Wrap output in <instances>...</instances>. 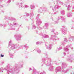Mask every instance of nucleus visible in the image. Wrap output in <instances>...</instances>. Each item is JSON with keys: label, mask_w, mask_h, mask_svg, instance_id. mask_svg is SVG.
I'll use <instances>...</instances> for the list:
<instances>
[{"label": "nucleus", "mask_w": 74, "mask_h": 74, "mask_svg": "<svg viewBox=\"0 0 74 74\" xmlns=\"http://www.w3.org/2000/svg\"><path fill=\"white\" fill-rule=\"evenodd\" d=\"M17 66L18 65L17 64H16L12 68H10L8 66L9 65H8L5 69H3V68H1L0 69V71L1 72H2V73H3V70H8V69L7 71V74H9V73H11L12 74H17L19 71L18 69V66Z\"/></svg>", "instance_id": "obj_1"}, {"label": "nucleus", "mask_w": 74, "mask_h": 74, "mask_svg": "<svg viewBox=\"0 0 74 74\" xmlns=\"http://www.w3.org/2000/svg\"><path fill=\"white\" fill-rule=\"evenodd\" d=\"M54 4H55V6H51L50 8L53 11V14H56V10L58 9L60 7V4H61L64 6H65L66 5L63 4V2L59 0L56 1V0H53ZM64 4V5H63Z\"/></svg>", "instance_id": "obj_2"}, {"label": "nucleus", "mask_w": 74, "mask_h": 74, "mask_svg": "<svg viewBox=\"0 0 74 74\" xmlns=\"http://www.w3.org/2000/svg\"><path fill=\"white\" fill-rule=\"evenodd\" d=\"M47 60V63L46 64V66H50V67L49 68V70L50 71H53V66L51 64H53L52 62L51 61V58H48V57H46L45 58H42V62L43 63H45V61Z\"/></svg>", "instance_id": "obj_3"}, {"label": "nucleus", "mask_w": 74, "mask_h": 74, "mask_svg": "<svg viewBox=\"0 0 74 74\" xmlns=\"http://www.w3.org/2000/svg\"><path fill=\"white\" fill-rule=\"evenodd\" d=\"M67 64H66L64 62H62L61 67L58 66L56 68L55 71L56 73H58V72H59V71H61V69H66L67 67Z\"/></svg>", "instance_id": "obj_4"}, {"label": "nucleus", "mask_w": 74, "mask_h": 74, "mask_svg": "<svg viewBox=\"0 0 74 74\" xmlns=\"http://www.w3.org/2000/svg\"><path fill=\"white\" fill-rule=\"evenodd\" d=\"M38 16H39V14H38L36 17V25H37L38 26V28L39 30V29H42V27H40V25L41 24L42 22H41V21L38 18Z\"/></svg>", "instance_id": "obj_5"}, {"label": "nucleus", "mask_w": 74, "mask_h": 74, "mask_svg": "<svg viewBox=\"0 0 74 74\" xmlns=\"http://www.w3.org/2000/svg\"><path fill=\"white\" fill-rule=\"evenodd\" d=\"M18 25V23H13V25L11 24H9V25L10 26H12L9 29V30H15L16 29L15 27H16V25Z\"/></svg>", "instance_id": "obj_6"}, {"label": "nucleus", "mask_w": 74, "mask_h": 74, "mask_svg": "<svg viewBox=\"0 0 74 74\" xmlns=\"http://www.w3.org/2000/svg\"><path fill=\"white\" fill-rule=\"evenodd\" d=\"M64 41H66V42H68L69 41H71V42L74 41V36H73L71 35H70L69 36L68 40H67V38H64Z\"/></svg>", "instance_id": "obj_7"}, {"label": "nucleus", "mask_w": 74, "mask_h": 74, "mask_svg": "<svg viewBox=\"0 0 74 74\" xmlns=\"http://www.w3.org/2000/svg\"><path fill=\"white\" fill-rule=\"evenodd\" d=\"M50 40L53 41H56V40H59V38L57 36H56L55 34L51 35Z\"/></svg>", "instance_id": "obj_8"}, {"label": "nucleus", "mask_w": 74, "mask_h": 74, "mask_svg": "<svg viewBox=\"0 0 74 74\" xmlns=\"http://www.w3.org/2000/svg\"><path fill=\"white\" fill-rule=\"evenodd\" d=\"M16 5L17 6H18V7L19 8H27L29 7L26 5H25L24 7L23 6V5H22V3H17L16 4Z\"/></svg>", "instance_id": "obj_9"}, {"label": "nucleus", "mask_w": 74, "mask_h": 74, "mask_svg": "<svg viewBox=\"0 0 74 74\" xmlns=\"http://www.w3.org/2000/svg\"><path fill=\"white\" fill-rule=\"evenodd\" d=\"M38 12L39 13H44L47 12V8H42L41 7L40 9H38Z\"/></svg>", "instance_id": "obj_10"}, {"label": "nucleus", "mask_w": 74, "mask_h": 74, "mask_svg": "<svg viewBox=\"0 0 74 74\" xmlns=\"http://www.w3.org/2000/svg\"><path fill=\"white\" fill-rule=\"evenodd\" d=\"M62 28L61 29L62 33H63V34H66V31H67V29L64 26H62Z\"/></svg>", "instance_id": "obj_11"}, {"label": "nucleus", "mask_w": 74, "mask_h": 74, "mask_svg": "<svg viewBox=\"0 0 74 74\" xmlns=\"http://www.w3.org/2000/svg\"><path fill=\"white\" fill-rule=\"evenodd\" d=\"M14 36L16 38V41H19V40H21V35L16 34Z\"/></svg>", "instance_id": "obj_12"}, {"label": "nucleus", "mask_w": 74, "mask_h": 74, "mask_svg": "<svg viewBox=\"0 0 74 74\" xmlns=\"http://www.w3.org/2000/svg\"><path fill=\"white\" fill-rule=\"evenodd\" d=\"M17 47H18L17 45L16 44H12L11 45V48H10V49H14L16 48Z\"/></svg>", "instance_id": "obj_13"}, {"label": "nucleus", "mask_w": 74, "mask_h": 74, "mask_svg": "<svg viewBox=\"0 0 74 74\" xmlns=\"http://www.w3.org/2000/svg\"><path fill=\"white\" fill-rule=\"evenodd\" d=\"M72 7V9H74V3H72L69 4L68 6V8H67V9L68 10H70V8H69L70 7Z\"/></svg>", "instance_id": "obj_14"}, {"label": "nucleus", "mask_w": 74, "mask_h": 74, "mask_svg": "<svg viewBox=\"0 0 74 74\" xmlns=\"http://www.w3.org/2000/svg\"><path fill=\"white\" fill-rule=\"evenodd\" d=\"M67 60L70 62H72V61L73 60V59L72 57V56L70 55L69 56H68L67 57Z\"/></svg>", "instance_id": "obj_15"}, {"label": "nucleus", "mask_w": 74, "mask_h": 74, "mask_svg": "<svg viewBox=\"0 0 74 74\" xmlns=\"http://www.w3.org/2000/svg\"><path fill=\"white\" fill-rule=\"evenodd\" d=\"M39 35L42 36L43 38H49V35H47L46 34H45L44 35H43V34H40V33H39Z\"/></svg>", "instance_id": "obj_16"}, {"label": "nucleus", "mask_w": 74, "mask_h": 74, "mask_svg": "<svg viewBox=\"0 0 74 74\" xmlns=\"http://www.w3.org/2000/svg\"><path fill=\"white\" fill-rule=\"evenodd\" d=\"M71 47V45H70L69 46H68L64 48V51H65V52H69V49H68V48H69V47Z\"/></svg>", "instance_id": "obj_17"}, {"label": "nucleus", "mask_w": 74, "mask_h": 74, "mask_svg": "<svg viewBox=\"0 0 74 74\" xmlns=\"http://www.w3.org/2000/svg\"><path fill=\"white\" fill-rule=\"evenodd\" d=\"M45 47L47 48V49H51L52 47V45H50L48 47L47 46V45L45 44Z\"/></svg>", "instance_id": "obj_18"}, {"label": "nucleus", "mask_w": 74, "mask_h": 74, "mask_svg": "<svg viewBox=\"0 0 74 74\" xmlns=\"http://www.w3.org/2000/svg\"><path fill=\"white\" fill-rule=\"evenodd\" d=\"M33 73H34V74H39V72L37 71V70H36V69H34V68H33Z\"/></svg>", "instance_id": "obj_19"}, {"label": "nucleus", "mask_w": 74, "mask_h": 74, "mask_svg": "<svg viewBox=\"0 0 74 74\" xmlns=\"http://www.w3.org/2000/svg\"><path fill=\"white\" fill-rule=\"evenodd\" d=\"M34 16V14L33 13H31L30 14V19L32 20L33 19V16Z\"/></svg>", "instance_id": "obj_20"}, {"label": "nucleus", "mask_w": 74, "mask_h": 74, "mask_svg": "<svg viewBox=\"0 0 74 74\" xmlns=\"http://www.w3.org/2000/svg\"><path fill=\"white\" fill-rule=\"evenodd\" d=\"M59 19H61V20L63 21V22H66V18L63 17L62 16H60L59 17Z\"/></svg>", "instance_id": "obj_21"}, {"label": "nucleus", "mask_w": 74, "mask_h": 74, "mask_svg": "<svg viewBox=\"0 0 74 74\" xmlns=\"http://www.w3.org/2000/svg\"><path fill=\"white\" fill-rule=\"evenodd\" d=\"M43 28L44 29H48V23H46L44 26L43 27Z\"/></svg>", "instance_id": "obj_22"}, {"label": "nucleus", "mask_w": 74, "mask_h": 74, "mask_svg": "<svg viewBox=\"0 0 74 74\" xmlns=\"http://www.w3.org/2000/svg\"><path fill=\"white\" fill-rule=\"evenodd\" d=\"M72 16V13H68L67 14V16L68 18H70V16Z\"/></svg>", "instance_id": "obj_23"}, {"label": "nucleus", "mask_w": 74, "mask_h": 74, "mask_svg": "<svg viewBox=\"0 0 74 74\" xmlns=\"http://www.w3.org/2000/svg\"><path fill=\"white\" fill-rule=\"evenodd\" d=\"M31 8L32 10V11H34V6L33 5H31Z\"/></svg>", "instance_id": "obj_24"}, {"label": "nucleus", "mask_w": 74, "mask_h": 74, "mask_svg": "<svg viewBox=\"0 0 74 74\" xmlns=\"http://www.w3.org/2000/svg\"><path fill=\"white\" fill-rule=\"evenodd\" d=\"M60 12L62 15H64V10H62Z\"/></svg>", "instance_id": "obj_25"}, {"label": "nucleus", "mask_w": 74, "mask_h": 74, "mask_svg": "<svg viewBox=\"0 0 74 74\" xmlns=\"http://www.w3.org/2000/svg\"><path fill=\"white\" fill-rule=\"evenodd\" d=\"M29 14H28V13H27L26 14V16H23V17H24H24H25V18H28V16H29Z\"/></svg>", "instance_id": "obj_26"}, {"label": "nucleus", "mask_w": 74, "mask_h": 74, "mask_svg": "<svg viewBox=\"0 0 74 74\" xmlns=\"http://www.w3.org/2000/svg\"><path fill=\"white\" fill-rule=\"evenodd\" d=\"M14 44L12 43V41L11 40H10V41L9 42V45H11L12 44Z\"/></svg>", "instance_id": "obj_27"}, {"label": "nucleus", "mask_w": 74, "mask_h": 74, "mask_svg": "<svg viewBox=\"0 0 74 74\" xmlns=\"http://www.w3.org/2000/svg\"><path fill=\"white\" fill-rule=\"evenodd\" d=\"M9 54L10 55V57L12 58H13V56L14 55V54H11L10 53H9Z\"/></svg>", "instance_id": "obj_28"}, {"label": "nucleus", "mask_w": 74, "mask_h": 74, "mask_svg": "<svg viewBox=\"0 0 74 74\" xmlns=\"http://www.w3.org/2000/svg\"><path fill=\"white\" fill-rule=\"evenodd\" d=\"M24 47L26 49H27V48H29V46H27V44H25L24 45Z\"/></svg>", "instance_id": "obj_29"}, {"label": "nucleus", "mask_w": 74, "mask_h": 74, "mask_svg": "<svg viewBox=\"0 0 74 74\" xmlns=\"http://www.w3.org/2000/svg\"><path fill=\"white\" fill-rule=\"evenodd\" d=\"M10 20H11L12 21H15V20H16L15 18H11L10 19Z\"/></svg>", "instance_id": "obj_30"}, {"label": "nucleus", "mask_w": 74, "mask_h": 74, "mask_svg": "<svg viewBox=\"0 0 74 74\" xmlns=\"http://www.w3.org/2000/svg\"><path fill=\"white\" fill-rule=\"evenodd\" d=\"M36 26H35V25H33L32 26V29H36Z\"/></svg>", "instance_id": "obj_31"}, {"label": "nucleus", "mask_w": 74, "mask_h": 74, "mask_svg": "<svg viewBox=\"0 0 74 74\" xmlns=\"http://www.w3.org/2000/svg\"><path fill=\"white\" fill-rule=\"evenodd\" d=\"M58 22H59V21H54V24H56L58 23Z\"/></svg>", "instance_id": "obj_32"}, {"label": "nucleus", "mask_w": 74, "mask_h": 74, "mask_svg": "<svg viewBox=\"0 0 74 74\" xmlns=\"http://www.w3.org/2000/svg\"><path fill=\"white\" fill-rule=\"evenodd\" d=\"M23 18H24L25 21H29V20L27 19V17L26 18L25 17H23Z\"/></svg>", "instance_id": "obj_33"}, {"label": "nucleus", "mask_w": 74, "mask_h": 74, "mask_svg": "<svg viewBox=\"0 0 74 74\" xmlns=\"http://www.w3.org/2000/svg\"><path fill=\"white\" fill-rule=\"evenodd\" d=\"M37 52H38L39 53H41V50L39 49H38Z\"/></svg>", "instance_id": "obj_34"}, {"label": "nucleus", "mask_w": 74, "mask_h": 74, "mask_svg": "<svg viewBox=\"0 0 74 74\" xmlns=\"http://www.w3.org/2000/svg\"><path fill=\"white\" fill-rule=\"evenodd\" d=\"M62 49V47H60L59 48H58V51H60V50H61V49Z\"/></svg>", "instance_id": "obj_35"}, {"label": "nucleus", "mask_w": 74, "mask_h": 74, "mask_svg": "<svg viewBox=\"0 0 74 74\" xmlns=\"http://www.w3.org/2000/svg\"><path fill=\"white\" fill-rule=\"evenodd\" d=\"M55 29H53L51 30V32H52L53 33H54V32L55 31Z\"/></svg>", "instance_id": "obj_36"}, {"label": "nucleus", "mask_w": 74, "mask_h": 74, "mask_svg": "<svg viewBox=\"0 0 74 74\" xmlns=\"http://www.w3.org/2000/svg\"><path fill=\"white\" fill-rule=\"evenodd\" d=\"M64 44H65L64 41H62V45H64Z\"/></svg>", "instance_id": "obj_37"}, {"label": "nucleus", "mask_w": 74, "mask_h": 74, "mask_svg": "<svg viewBox=\"0 0 74 74\" xmlns=\"http://www.w3.org/2000/svg\"><path fill=\"white\" fill-rule=\"evenodd\" d=\"M69 69H68L66 70L65 72L66 73H67L68 72H69Z\"/></svg>", "instance_id": "obj_38"}, {"label": "nucleus", "mask_w": 74, "mask_h": 74, "mask_svg": "<svg viewBox=\"0 0 74 74\" xmlns=\"http://www.w3.org/2000/svg\"><path fill=\"white\" fill-rule=\"evenodd\" d=\"M11 0H8L7 2V3H10L11 2Z\"/></svg>", "instance_id": "obj_39"}, {"label": "nucleus", "mask_w": 74, "mask_h": 74, "mask_svg": "<svg viewBox=\"0 0 74 74\" xmlns=\"http://www.w3.org/2000/svg\"><path fill=\"white\" fill-rule=\"evenodd\" d=\"M62 72L64 73H66V71H65L64 70H62Z\"/></svg>", "instance_id": "obj_40"}, {"label": "nucleus", "mask_w": 74, "mask_h": 74, "mask_svg": "<svg viewBox=\"0 0 74 74\" xmlns=\"http://www.w3.org/2000/svg\"><path fill=\"white\" fill-rule=\"evenodd\" d=\"M45 72L43 71V72H41V73H40V74H45Z\"/></svg>", "instance_id": "obj_41"}, {"label": "nucleus", "mask_w": 74, "mask_h": 74, "mask_svg": "<svg viewBox=\"0 0 74 74\" xmlns=\"http://www.w3.org/2000/svg\"><path fill=\"white\" fill-rule=\"evenodd\" d=\"M69 1H70V0H67L66 1V3H69Z\"/></svg>", "instance_id": "obj_42"}, {"label": "nucleus", "mask_w": 74, "mask_h": 74, "mask_svg": "<svg viewBox=\"0 0 74 74\" xmlns=\"http://www.w3.org/2000/svg\"><path fill=\"white\" fill-rule=\"evenodd\" d=\"M1 58H3V57H4V55L1 54Z\"/></svg>", "instance_id": "obj_43"}, {"label": "nucleus", "mask_w": 74, "mask_h": 74, "mask_svg": "<svg viewBox=\"0 0 74 74\" xmlns=\"http://www.w3.org/2000/svg\"><path fill=\"white\" fill-rule=\"evenodd\" d=\"M55 34L56 35H58V34H59V33L58 32H56Z\"/></svg>", "instance_id": "obj_44"}, {"label": "nucleus", "mask_w": 74, "mask_h": 74, "mask_svg": "<svg viewBox=\"0 0 74 74\" xmlns=\"http://www.w3.org/2000/svg\"><path fill=\"white\" fill-rule=\"evenodd\" d=\"M3 7V5H0V7L1 8H2Z\"/></svg>", "instance_id": "obj_45"}, {"label": "nucleus", "mask_w": 74, "mask_h": 74, "mask_svg": "<svg viewBox=\"0 0 74 74\" xmlns=\"http://www.w3.org/2000/svg\"><path fill=\"white\" fill-rule=\"evenodd\" d=\"M42 43V42H39V44H41Z\"/></svg>", "instance_id": "obj_46"}, {"label": "nucleus", "mask_w": 74, "mask_h": 74, "mask_svg": "<svg viewBox=\"0 0 74 74\" xmlns=\"http://www.w3.org/2000/svg\"><path fill=\"white\" fill-rule=\"evenodd\" d=\"M21 49H23V46L21 45Z\"/></svg>", "instance_id": "obj_47"}, {"label": "nucleus", "mask_w": 74, "mask_h": 74, "mask_svg": "<svg viewBox=\"0 0 74 74\" xmlns=\"http://www.w3.org/2000/svg\"><path fill=\"white\" fill-rule=\"evenodd\" d=\"M22 66H23V64H22V65H20L19 68H22Z\"/></svg>", "instance_id": "obj_48"}, {"label": "nucleus", "mask_w": 74, "mask_h": 74, "mask_svg": "<svg viewBox=\"0 0 74 74\" xmlns=\"http://www.w3.org/2000/svg\"><path fill=\"white\" fill-rule=\"evenodd\" d=\"M36 44H37V45L39 44V42H36Z\"/></svg>", "instance_id": "obj_49"}, {"label": "nucleus", "mask_w": 74, "mask_h": 74, "mask_svg": "<svg viewBox=\"0 0 74 74\" xmlns=\"http://www.w3.org/2000/svg\"><path fill=\"white\" fill-rule=\"evenodd\" d=\"M22 3H22V4H23V3H25V1H22Z\"/></svg>", "instance_id": "obj_50"}, {"label": "nucleus", "mask_w": 74, "mask_h": 74, "mask_svg": "<svg viewBox=\"0 0 74 74\" xmlns=\"http://www.w3.org/2000/svg\"><path fill=\"white\" fill-rule=\"evenodd\" d=\"M4 25H3V24H0V26L1 27V26H3Z\"/></svg>", "instance_id": "obj_51"}, {"label": "nucleus", "mask_w": 74, "mask_h": 74, "mask_svg": "<svg viewBox=\"0 0 74 74\" xmlns=\"http://www.w3.org/2000/svg\"><path fill=\"white\" fill-rule=\"evenodd\" d=\"M32 70V69L31 68H29V71H30V70Z\"/></svg>", "instance_id": "obj_52"}, {"label": "nucleus", "mask_w": 74, "mask_h": 74, "mask_svg": "<svg viewBox=\"0 0 74 74\" xmlns=\"http://www.w3.org/2000/svg\"><path fill=\"white\" fill-rule=\"evenodd\" d=\"M4 62H2L1 64V65H2L3 64H4Z\"/></svg>", "instance_id": "obj_53"}, {"label": "nucleus", "mask_w": 74, "mask_h": 74, "mask_svg": "<svg viewBox=\"0 0 74 74\" xmlns=\"http://www.w3.org/2000/svg\"><path fill=\"white\" fill-rule=\"evenodd\" d=\"M54 63L56 64H57V63H56V61H54Z\"/></svg>", "instance_id": "obj_54"}, {"label": "nucleus", "mask_w": 74, "mask_h": 74, "mask_svg": "<svg viewBox=\"0 0 74 74\" xmlns=\"http://www.w3.org/2000/svg\"><path fill=\"white\" fill-rule=\"evenodd\" d=\"M74 26V24H73L72 25V27H73Z\"/></svg>", "instance_id": "obj_55"}, {"label": "nucleus", "mask_w": 74, "mask_h": 74, "mask_svg": "<svg viewBox=\"0 0 74 74\" xmlns=\"http://www.w3.org/2000/svg\"><path fill=\"white\" fill-rule=\"evenodd\" d=\"M2 12H3V13H4V10H2Z\"/></svg>", "instance_id": "obj_56"}, {"label": "nucleus", "mask_w": 74, "mask_h": 74, "mask_svg": "<svg viewBox=\"0 0 74 74\" xmlns=\"http://www.w3.org/2000/svg\"><path fill=\"white\" fill-rule=\"evenodd\" d=\"M71 74H74V72H72V73H71Z\"/></svg>", "instance_id": "obj_57"}, {"label": "nucleus", "mask_w": 74, "mask_h": 74, "mask_svg": "<svg viewBox=\"0 0 74 74\" xmlns=\"http://www.w3.org/2000/svg\"><path fill=\"white\" fill-rule=\"evenodd\" d=\"M64 55L65 56L66 55V53H64Z\"/></svg>", "instance_id": "obj_58"}, {"label": "nucleus", "mask_w": 74, "mask_h": 74, "mask_svg": "<svg viewBox=\"0 0 74 74\" xmlns=\"http://www.w3.org/2000/svg\"><path fill=\"white\" fill-rule=\"evenodd\" d=\"M3 0H0V2H1L2 1H3Z\"/></svg>", "instance_id": "obj_59"}, {"label": "nucleus", "mask_w": 74, "mask_h": 74, "mask_svg": "<svg viewBox=\"0 0 74 74\" xmlns=\"http://www.w3.org/2000/svg\"><path fill=\"white\" fill-rule=\"evenodd\" d=\"M37 31H38V30H36V33H37V34H38V33Z\"/></svg>", "instance_id": "obj_60"}, {"label": "nucleus", "mask_w": 74, "mask_h": 74, "mask_svg": "<svg viewBox=\"0 0 74 74\" xmlns=\"http://www.w3.org/2000/svg\"><path fill=\"white\" fill-rule=\"evenodd\" d=\"M72 21L74 22V19H73V20H72Z\"/></svg>", "instance_id": "obj_61"}, {"label": "nucleus", "mask_w": 74, "mask_h": 74, "mask_svg": "<svg viewBox=\"0 0 74 74\" xmlns=\"http://www.w3.org/2000/svg\"><path fill=\"white\" fill-rule=\"evenodd\" d=\"M28 30H29V29H30V27H28Z\"/></svg>", "instance_id": "obj_62"}, {"label": "nucleus", "mask_w": 74, "mask_h": 74, "mask_svg": "<svg viewBox=\"0 0 74 74\" xmlns=\"http://www.w3.org/2000/svg\"><path fill=\"white\" fill-rule=\"evenodd\" d=\"M71 29H73V27H71Z\"/></svg>", "instance_id": "obj_63"}, {"label": "nucleus", "mask_w": 74, "mask_h": 74, "mask_svg": "<svg viewBox=\"0 0 74 74\" xmlns=\"http://www.w3.org/2000/svg\"><path fill=\"white\" fill-rule=\"evenodd\" d=\"M73 49V48H71V49Z\"/></svg>", "instance_id": "obj_64"}]
</instances>
